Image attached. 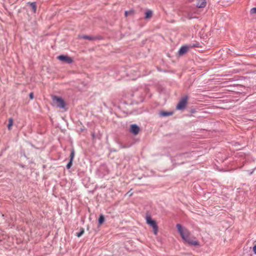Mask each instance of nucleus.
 <instances>
[{
  "instance_id": "nucleus-1",
  "label": "nucleus",
  "mask_w": 256,
  "mask_h": 256,
  "mask_svg": "<svg viewBox=\"0 0 256 256\" xmlns=\"http://www.w3.org/2000/svg\"><path fill=\"white\" fill-rule=\"evenodd\" d=\"M178 231L179 232L182 238L185 243L190 246H199V241L185 227H183L180 224L176 225Z\"/></svg>"
},
{
  "instance_id": "nucleus-2",
  "label": "nucleus",
  "mask_w": 256,
  "mask_h": 256,
  "mask_svg": "<svg viewBox=\"0 0 256 256\" xmlns=\"http://www.w3.org/2000/svg\"><path fill=\"white\" fill-rule=\"evenodd\" d=\"M146 223L152 227L154 233L156 235L158 232V226L155 220H152L150 216H146Z\"/></svg>"
},
{
  "instance_id": "nucleus-3",
  "label": "nucleus",
  "mask_w": 256,
  "mask_h": 256,
  "mask_svg": "<svg viewBox=\"0 0 256 256\" xmlns=\"http://www.w3.org/2000/svg\"><path fill=\"white\" fill-rule=\"evenodd\" d=\"M52 102L57 107L60 108H64L65 103L64 100L56 96H52Z\"/></svg>"
},
{
  "instance_id": "nucleus-4",
  "label": "nucleus",
  "mask_w": 256,
  "mask_h": 256,
  "mask_svg": "<svg viewBox=\"0 0 256 256\" xmlns=\"http://www.w3.org/2000/svg\"><path fill=\"white\" fill-rule=\"evenodd\" d=\"M188 97L187 96L183 97L178 104L176 108L179 110L184 109L188 103Z\"/></svg>"
},
{
  "instance_id": "nucleus-5",
  "label": "nucleus",
  "mask_w": 256,
  "mask_h": 256,
  "mask_svg": "<svg viewBox=\"0 0 256 256\" xmlns=\"http://www.w3.org/2000/svg\"><path fill=\"white\" fill-rule=\"evenodd\" d=\"M58 59L67 64H71L73 62L72 58L68 56H58Z\"/></svg>"
},
{
  "instance_id": "nucleus-6",
  "label": "nucleus",
  "mask_w": 256,
  "mask_h": 256,
  "mask_svg": "<svg viewBox=\"0 0 256 256\" xmlns=\"http://www.w3.org/2000/svg\"><path fill=\"white\" fill-rule=\"evenodd\" d=\"M130 132L134 134H138L140 132V128L136 124H132L130 126Z\"/></svg>"
},
{
  "instance_id": "nucleus-7",
  "label": "nucleus",
  "mask_w": 256,
  "mask_h": 256,
  "mask_svg": "<svg viewBox=\"0 0 256 256\" xmlns=\"http://www.w3.org/2000/svg\"><path fill=\"white\" fill-rule=\"evenodd\" d=\"M206 0H197L196 6L200 8H204L206 6Z\"/></svg>"
},
{
  "instance_id": "nucleus-8",
  "label": "nucleus",
  "mask_w": 256,
  "mask_h": 256,
  "mask_svg": "<svg viewBox=\"0 0 256 256\" xmlns=\"http://www.w3.org/2000/svg\"><path fill=\"white\" fill-rule=\"evenodd\" d=\"M188 48L186 46H183L181 47L178 51V54L180 56H182L185 54L188 50Z\"/></svg>"
},
{
  "instance_id": "nucleus-9",
  "label": "nucleus",
  "mask_w": 256,
  "mask_h": 256,
  "mask_svg": "<svg viewBox=\"0 0 256 256\" xmlns=\"http://www.w3.org/2000/svg\"><path fill=\"white\" fill-rule=\"evenodd\" d=\"M28 4H30V6L32 7L33 12H36V3L35 2H28Z\"/></svg>"
},
{
  "instance_id": "nucleus-10",
  "label": "nucleus",
  "mask_w": 256,
  "mask_h": 256,
  "mask_svg": "<svg viewBox=\"0 0 256 256\" xmlns=\"http://www.w3.org/2000/svg\"><path fill=\"white\" fill-rule=\"evenodd\" d=\"M160 114L162 116H170L172 115V112L162 111L160 112Z\"/></svg>"
},
{
  "instance_id": "nucleus-11",
  "label": "nucleus",
  "mask_w": 256,
  "mask_h": 256,
  "mask_svg": "<svg viewBox=\"0 0 256 256\" xmlns=\"http://www.w3.org/2000/svg\"><path fill=\"white\" fill-rule=\"evenodd\" d=\"M14 122L13 119L12 118H10L8 119V130H10L12 129V127L13 126Z\"/></svg>"
},
{
  "instance_id": "nucleus-12",
  "label": "nucleus",
  "mask_w": 256,
  "mask_h": 256,
  "mask_svg": "<svg viewBox=\"0 0 256 256\" xmlns=\"http://www.w3.org/2000/svg\"><path fill=\"white\" fill-rule=\"evenodd\" d=\"M152 12L151 10H147L145 14H146L145 18L148 19V18H150L152 16Z\"/></svg>"
},
{
  "instance_id": "nucleus-13",
  "label": "nucleus",
  "mask_w": 256,
  "mask_h": 256,
  "mask_svg": "<svg viewBox=\"0 0 256 256\" xmlns=\"http://www.w3.org/2000/svg\"><path fill=\"white\" fill-rule=\"evenodd\" d=\"M104 221V217L102 214H101L100 216L98 218V224L100 225H101Z\"/></svg>"
},
{
  "instance_id": "nucleus-14",
  "label": "nucleus",
  "mask_w": 256,
  "mask_h": 256,
  "mask_svg": "<svg viewBox=\"0 0 256 256\" xmlns=\"http://www.w3.org/2000/svg\"><path fill=\"white\" fill-rule=\"evenodd\" d=\"M82 38L85 39V40H94V38L92 36H82L80 37Z\"/></svg>"
},
{
  "instance_id": "nucleus-15",
  "label": "nucleus",
  "mask_w": 256,
  "mask_h": 256,
  "mask_svg": "<svg viewBox=\"0 0 256 256\" xmlns=\"http://www.w3.org/2000/svg\"><path fill=\"white\" fill-rule=\"evenodd\" d=\"M74 150H72L70 154V160H74Z\"/></svg>"
},
{
  "instance_id": "nucleus-16",
  "label": "nucleus",
  "mask_w": 256,
  "mask_h": 256,
  "mask_svg": "<svg viewBox=\"0 0 256 256\" xmlns=\"http://www.w3.org/2000/svg\"><path fill=\"white\" fill-rule=\"evenodd\" d=\"M84 228H82L80 232L76 234V236L78 237L81 236L84 234Z\"/></svg>"
},
{
  "instance_id": "nucleus-17",
  "label": "nucleus",
  "mask_w": 256,
  "mask_h": 256,
  "mask_svg": "<svg viewBox=\"0 0 256 256\" xmlns=\"http://www.w3.org/2000/svg\"><path fill=\"white\" fill-rule=\"evenodd\" d=\"M133 12L132 10L130 11H126L124 14L126 16H128V15L133 14Z\"/></svg>"
},
{
  "instance_id": "nucleus-18",
  "label": "nucleus",
  "mask_w": 256,
  "mask_h": 256,
  "mask_svg": "<svg viewBox=\"0 0 256 256\" xmlns=\"http://www.w3.org/2000/svg\"><path fill=\"white\" fill-rule=\"evenodd\" d=\"M72 164V160H70L69 162L66 165V168L68 169L70 168H71Z\"/></svg>"
},
{
  "instance_id": "nucleus-19",
  "label": "nucleus",
  "mask_w": 256,
  "mask_h": 256,
  "mask_svg": "<svg viewBox=\"0 0 256 256\" xmlns=\"http://www.w3.org/2000/svg\"><path fill=\"white\" fill-rule=\"evenodd\" d=\"M250 12L251 14H256V8H254L250 10Z\"/></svg>"
},
{
  "instance_id": "nucleus-20",
  "label": "nucleus",
  "mask_w": 256,
  "mask_h": 256,
  "mask_svg": "<svg viewBox=\"0 0 256 256\" xmlns=\"http://www.w3.org/2000/svg\"><path fill=\"white\" fill-rule=\"evenodd\" d=\"M30 98L31 100H32L34 98V94L32 92L30 93Z\"/></svg>"
},
{
  "instance_id": "nucleus-21",
  "label": "nucleus",
  "mask_w": 256,
  "mask_h": 256,
  "mask_svg": "<svg viewBox=\"0 0 256 256\" xmlns=\"http://www.w3.org/2000/svg\"><path fill=\"white\" fill-rule=\"evenodd\" d=\"M254 253L256 254V244L252 248Z\"/></svg>"
},
{
  "instance_id": "nucleus-22",
  "label": "nucleus",
  "mask_w": 256,
  "mask_h": 256,
  "mask_svg": "<svg viewBox=\"0 0 256 256\" xmlns=\"http://www.w3.org/2000/svg\"><path fill=\"white\" fill-rule=\"evenodd\" d=\"M198 45H199V44H194V45L193 46H194V47H198V46H198Z\"/></svg>"
}]
</instances>
